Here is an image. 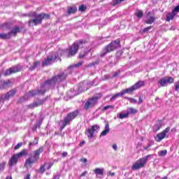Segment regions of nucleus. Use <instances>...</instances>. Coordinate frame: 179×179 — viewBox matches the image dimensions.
<instances>
[{"label":"nucleus","instance_id":"nucleus-15","mask_svg":"<svg viewBox=\"0 0 179 179\" xmlns=\"http://www.w3.org/2000/svg\"><path fill=\"white\" fill-rule=\"evenodd\" d=\"M156 20V17L155 16L152 15L151 12H148L147 13V20H145L146 24H152Z\"/></svg>","mask_w":179,"mask_h":179},{"label":"nucleus","instance_id":"nucleus-30","mask_svg":"<svg viewBox=\"0 0 179 179\" xmlns=\"http://www.w3.org/2000/svg\"><path fill=\"white\" fill-rule=\"evenodd\" d=\"M77 11L78 8L76 7H69L67 10V13H69V15H71V13H76Z\"/></svg>","mask_w":179,"mask_h":179},{"label":"nucleus","instance_id":"nucleus-14","mask_svg":"<svg viewBox=\"0 0 179 179\" xmlns=\"http://www.w3.org/2000/svg\"><path fill=\"white\" fill-rule=\"evenodd\" d=\"M17 92V90H16V89H13L7 92L6 94H2L3 98H4V100H8L9 99H10V97H13V96L16 94Z\"/></svg>","mask_w":179,"mask_h":179},{"label":"nucleus","instance_id":"nucleus-39","mask_svg":"<svg viewBox=\"0 0 179 179\" xmlns=\"http://www.w3.org/2000/svg\"><path fill=\"white\" fill-rule=\"evenodd\" d=\"M108 108L114 109L115 106L113 105L106 106L103 107V108L102 109V111H106V110H108Z\"/></svg>","mask_w":179,"mask_h":179},{"label":"nucleus","instance_id":"nucleus-58","mask_svg":"<svg viewBox=\"0 0 179 179\" xmlns=\"http://www.w3.org/2000/svg\"><path fill=\"white\" fill-rule=\"evenodd\" d=\"M85 143H86V142L85 141H83L82 142L80 143L79 146L82 147L83 146V145H85Z\"/></svg>","mask_w":179,"mask_h":179},{"label":"nucleus","instance_id":"nucleus-2","mask_svg":"<svg viewBox=\"0 0 179 179\" xmlns=\"http://www.w3.org/2000/svg\"><path fill=\"white\" fill-rule=\"evenodd\" d=\"M29 17H31L28 21V24L29 27L37 26L43 23L44 19H50V14L45 13H37L36 12L29 13Z\"/></svg>","mask_w":179,"mask_h":179},{"label":"nucleus","instance_id":"nucleus-38","mask_svg":"<svg viewBox=\"0 0 179 179\" xmlns=\"http://www.w3.org/2000/svg\"><path fill=\"white\" fill-rule=\"evenodd\" d=\"M87 8L84 6V5H80L78 8V10H80V12H85V10L87 9Z\"/></svg>","mask_w":179,"mask_h":179},{"label":"nucleus","instance_id":"nucleus-59","mask_svg":"<svg viewBox=\"0 0 179 179\" xmlns=\"http://www.w3.org/2000/svg\"><path fill=\"white\" fill-rule=\"evenodd\" d=\"M53 164H54L50 163V164H49V166L47 167V169H48V170H50V169L51 167H52Z\"/></svg>","mask_w":179,"mask_h":179},{"label":"nucleus","instance_id":"nucleus-45","mask_svg":"<svg viewBox=\"0 0 179 179\" xmlns=\"http://www.w3.org/2000/svg\"><path fill=\"white\" fill-rule=\"evenodd\" d=\"M5 162L0 164V173H2L3 170L5 169Z\"/></svg>","mask_w":179,"mask_h":179},{"label":"nucleus","instance_id":"nucleus-64","mask_svg":"<svg viewBox=\"0 0 179 179\" xmlns=\"http://www.w3.org/2000/svg\"><path fill=\"white\" fill-rule=\"evenodd\" d=\"M167 176H164V178H162V179H167Z\"/></svg>","mask_w":179,"mask_h":179},{"label":"nucleus","instance_id":"nucleus-37","mask_svg":"<svg viewBox=\"0 0 179 179\" xmlns=\"http://www.w3.org/2000/svg\"><path fill=\"white\" fill-rule=\"evenodd\" d=\"M120 96H123L122 92H120V93H117V94H115V95H113L110 99V101L115 100V99H117V97H118Z\"/></svg>","mask_w":179,"mask_h":179},{"label":"nucleus","instance_id":"nucleus-29","mask_svg":"<svg viewBox=\"0 0 179 179\" xmlns=\"http://www.w3.org/2000/svg\"><path fill=\"white\" fill-rule=\"evenodd\" d=\"M135 16H136L138 19H142L143 17V11L142 10H136L134 13Z\"/></svg>","mask_w":179,"mask_h":179},{"label":"nucleus","instance_id":"nucleus-18","mask_svg":"<svg viewBox=\"0 0 179 179\" xmlns=\"http://www.w3.org/2000/svg\"><path fill=\"white\" fill-rule=\"evenodd\" d=\"M41 124H43V119H40L39 120L36 121V124H34L32 127V131L34 132L37 130V128H40Z\"/></svg>","mask_w":179,"mask_h":179},{"label":"nucleus","instance_id":"nucleus-63","mask_svg":"<svg viewBox=\"0 0 179 179\" xmlns=\"http://www.w3.org/2000/svg\"><path fill=\"white\" fill-rule=\"evenodd\" d=\"M24 179H30V174H27V177Z\"/></svg>","mask_w":179,"mask_h":179},{"label":"nucleus","instance_id":"nucleus-10","mask_svg":"<svg viewBox=\"0 0 179 179\" xmlns=\"http://www.w3.org/2000/svg\"><path fill=\"white\" fill-rule=\"evenodd\" d=\"M150 155H147L143 158H141L137 160L131 166V170L136 171V170H139V169H142L146 164V162L149 159Z\"/></svg>","mask_w":179,"mask_h":179},{"label":"nucleus","instance_id":"nucleus-5","mask_svg":"<svg viewBox=\"0 0 179 179\" xmlns=\"http://www.w3.org/2000/svg\"><path fill=\"white\" fill-rule=\"evenodd\" d=\"M62 51V50H59L57 52L50 53L47 58L42 62V66H48L50 65H52V64L55 62L56 59H59V58L62 57V54H61Z\"/></svg>","mask_w":179,"mask_h":179},{"label":"nucleus","instance_id":"nucleus-17","mask_svg":"<svg viewBox=\"0 0 179 179\" xmlns=\"http://www.w3.org/2000/svg\"><path fill=\"white\" fill-rule=\"evenodd\" d=\"M166 134L162 131V132L157 134L155 139H156L157 142H160V141H163V139H164V138H166Z\"/></svg>","mask_w":179,"mask_h":179},{"label":"nucleus","instance_id":"nucleus-42","mask_svg":"<svg viewBox=\"0 0 179 179\" xmlns=\"http://www.w3.org/2000/svg\"><path fill=\"white\" fill-rule=\"evenodd\" d=\"M173 13H175V15H177L179 12V4L175 7V8L172 10Z\"/></svg>","mask_w":179,"mask_h":179},{"label":"nucleus","instance_id":"nucleus-47","mask_svg":"<svg viewBox=\"0 0 179 179\" xmlns=\"http://www.w3.org/2000/svg\"><path fill=\"white\" fill-rule=\"evenodd\" d=\"M150 29H152V26L144 28L143 30V33H148V31H149Z\"/></svg>","mask_w":179,"mask_h":179},{"label":"nucleus","instance_id":"nucleus-26","mask_svg":"<svg viewBox=\"0 0 179 179\" xmlns=\"http://www.w3.org/2000/svg\"><path fill=\"white\" fill-rule=\"evenodd\" d=\"M165 80L166 82V86L168 85H171V83H174V78H173L171 76H166Z\"/></svg>","mask_w":179,"mask_h":179},{"label":"nucleus","instance_id":"nucleus-49","mask_svg":"<svg viewBox=\"0 0 179 179\" xmlns=\"http://www.w3.org/2000/svg\"><path fill=\"white\" fill-rule=\"evenodd\" d=\"M170 131V127H167L165 130H164L162 132L165 134V135H167L168 132Z\"/></svg>","mask_w":179,"mask_h":179},{"label":"nucleus","instance_id":"nucleus-48","mask_svg":"<svg viewBox=\"0 0 179 179\" xmlns=\"http://www.w3.org/2000/svg\"><path fill=\"white\" fill-rule=\"evenodd\" d=\"M83 65V62H80L74 65L76 68H79V66H82Z\"/></svg>","mask_w":179,"mask_h":179},{"label":"nucleus","instance_id":"nucleus-55","mask_svg":"<svg viewBox=\"0 0 179 179\" xmlns=\"http://www.w3.org/2000/svg\"><path fill=\"white\" fill-rule=\"evenodd\" d=\"M85 57H86V53H84V54L80 53L79 58H85Z\"/></svg>","mask_w":179,"mask_h":179},{"label":"nucleus","instance_id":"nucleus-24","mask_svg":"<svg viewBox=\"0 0 179 179\" xmlns=\"http://www.w3.org/2000/svg\"><path fill=\"white\" fill-rule=\"evenodd\" d=\"M135 88L134 87V85H132L131 87H130L129 88H127L124 90L122 91V94L124 96V94H127V93H132V92H135Z\"/></svg>","mask_w":179,"mask_h":179},{"label":"nucleus","instance_id":"nucleus-34","mask_svg":"<svg viewBox=\"0 0 179 179\" xmlns=\"http://www.w3.org/2000/svg\"><path fill=\"white\" fill-rule=\"evenodd\" d=\"M129 115H128V113H120L119 118L120 120H124V118H128Z\"/></svg>","mask_w":179,"mask_h":179},{"label":"nucleus","instance_id":"nucleus-8","mask_svg":"<svg viewBox=\"0 0 179 179\" xmlns=\"http://www.w3.org/2000/svg\"><path fill=\"white\" fill-rule=\"evenodd\" d=\"M79 114L78 110H75L73 112L69 113L66 117H64V120L62 122V125L60 127V129H64L66 125H69L76 117H78V115Z\"/></svg>","mask_w":179,"mask_h":179},{"label":"nucleus","instance_id":"nucleus-35","mask_svg":"<svg viewBox=\"0 0 179 179\" xmlns=\"http://www.w3.org/2000/svg\"><path fill=\"white\" fill-rule=\"evenodd\" d=\"M125 0H113L112 5L113 6H115V5H119L121 2H124Z\"/></svg>","mask_w":179,"mask_h":179},{"label":"nucleus","instance_id":"nucleus-22","mask_svg":"<svg viewBox=\"0 0 179 179\" xmlns=\"http://www.w3.org/2000/svg\"><path fill=\"white\" fill-rule=\"evenodd\" d=\"M94 173L96 176H103L104 174V168H96L94 169Z\"/></svg>","mask_w":179,"mask_h":179},{"label":"nucleus","instance_id":"nucleus-23","mask_svg":"<svg viewBox=\"0 0 179 179\" xmlns=\"http://www.w3.org/2000/svg\"><path fill=\"white\" fill-rule=\"evenodd\" d=\"M158 85H159V86L161 87H166V86H167V83L166 81V77H164V78H161L158 81Z\"/></svg>","mask_w":179,"mask_h":179},{"label":"nucleus","instance_id":"nucleus-40","mask_svg":"<svg viewBox=\"0 0 179 179\" xmlns=\"http://www.w3.org/2000/svg\"><path fill=\"white\" fill-rule=\"evenodd\" d=\"M44 171H45V164L41 166V168L38 171V173H41V174H43V173H44Z\"/></svg>","mask_w":179,"mask_h":179},{"label":"nucleus","instance_id":"nucleus-33","mask_svg":"<svg viewBox=\"0 0 179 179\" xmlns=\"http://www.w3.org/2000/svg\"><path fill=\"white\" fill-rule=\"evenodd\" d=\"M38 137H36L33 142L29 143V146H34V145H38Z\"/></svg>","mask_w":179,"mask_h":179},{"label":"nucleus","instance_id":"nucleus-7","mask_svg":"<svg viewBox=\"0 0 179 179\" xmlns=\"http://www.w3.org/2000/svg\"><path fill=\"white\" fill-rule=\"evenodd\" d=\"M43 152H44V146H41L38 150L34 151V156L26 159L24 167H27L28 166H30V164L37 163L38 159H40V155H41Z\"/></svg>","mask_w":179,"mask_h":179},{"label":"nucleus","instance_id":"nucleus-31","mask_svg":"<svg viewBox=\"0 0 179 179\" xmlns=\"http://www.w3.org/2000/svg\"><path fill=\"white\" fill-rule=\"evenodd\" d=\"M40 62H35L34 64L29 67V71H34V69L40 65Z\"/></svg>","mask_w":179,"mask_h":179},{"label":"nucleus","instance_id":"nucleus-60","mask_svg":"<svg viewBox=\"0 0 179 179\" xmlns=\"http://www.w3.org/2000/svg\"><path fill=\"white\" fill-rule=\"evenodd\" d=\"M52 179H59V175H55Z\"/></svg>","mask_w":179,"mask_h":179},{"label":"nucleus","instance_id":"nucleus-16","mask_svg":"<svg viewBox=\"0 0 179 179\" xmlns=\"http://www.w3.org/2000/svg\"><path fill=\"white\" fill-rule=\"evenodd\" d=\"M17 33H20V28L19 27L13 28L10 32L7 33L6 34L9 35L8 40L12 37V36H16Z\"/></svg>","mask_w":179,"mask_h":179},{"label":"nucleus","instance_id":"nucleus-20","mask_svg":"<svg viewBox=\"0 0 179 179\" xmlns=\"http://www.w3.org/2000/svg\"><path fill=\"white\" fill-rule=\"evenodd\" d=\"M142 86H145V82L140 80L137 82L136 84L133 85V87H134V90H137V89H141Z\"/></svg>","mask_w":179,"mask_h":179},{"label":"nucleus","instance_id":"nucleus-13","mask_svg":"<svg viewBox=\"0 0 179 179\" xmlns=\"http://www.w3.org/2000/svg\"><path fill=\"white\" fill-rule=\"evenodd\" d=\"M46 100L47 98H45L43 99H38L37 101H34V103L29 105V108H35V107L42 106V104H44V103H45Z\"/></svg>","mask_w":179,"mask_h":179},{"label":"nucleus","instance_id":"nucleus-46","mask_svg":"<svg viewBox=\"0 0 179 179\" xmlns=\"http://www.w3.org/2000/svg\"><path fill=\"white\" fill-rule=\"evenodd\" d=\"M23 145V143H19L15 146V150H17V149H20V148H22V145Z\"/></svg>","mask_w":179,"mask_h":179},{"label":"nucleus","instance_id":"nucleus-1","mask_svg":"<svg viewBox=\"0 0 179 179\" xmlns=\"http://www.w3.org/2000/svg\"><path fill=\"white\" fill-rule=\"evenodd\" d=\"M68 74L65 72H60L59 74L53 76L50 79H48L44 82L43 84L41 85L40 89L38 90H32L29 91L26 95L24 96V99H27V97H34V96H37V94H44L46 93L47 90H50V89H55V86H57V83H61V82H64Z\"/></svg>","mask_w":179,"mask_h":179},{"label":"nucleus","instance_id":"nucleus-4","mask_svg":"<svg viewBox=\"0 0 179 179\" xmlns=\"http://www.w3.org/2000/svg\"><path fill=\"white\" fill-rule=\"evenodd\" d=\"M103 97L101 93H97L92 97L89 98L84 105V110L88 111L90 108H94L99 104V100Z\"/></svg>","mask_w":179,"mask_h":179},{"label":"nucleus","instance_id":"nucleus-36","mask_svg":"<svg viewBox=\"0 0 179 179\" xmlns=\"http://www.w3.org/2000/svg\"><path fill=\"white\" fill-rule=\"evenodd\" d=\"M8 37H9V34H0V38H1V40H8Z\"/></svg>","mask_w":179,"mask_h":179},{"label":"nucleus","instance_id":"nucleus-12","mask_svg":"<svg viewBox=\"0 0 179 179\" xmlns=\"http://www.w3.org/2000/svg\"><path fill=\"white\" fill-rule=\"evenodd\" d=\"M22 69V66H20V64H17L7 69L4 73V75L5 76H9V75H12V73H16L17 72H20Z\"/></svg>","mask_w":179,"mask_h":179},{"label":"nucleus","instance_id":"nucleus-57","mask_svg":"<svg viewBox=\"0 0 179 179\" xmlns=\"http://www.w3.org/2000/svg\"><path fill=\"white\" fill-rule=\"evenodd\" d=\"M86 174H87V171H84L83 173H81L80 177H85V176H86Z\"/></svg>","mask_w":179,"mask_h":179},{"label":"nucleus","instance_id":"nucleus-51","mask_svg":"<svg viewBox=\"0 0 179 179\" xmlns=\"http://www.w3.org/2000/svg\"><path fill=\"white\" fill-rule=\"evenodd\" d=\"M108 176H110V177H114V176H115V173L109 171L108 173Z\"/></svg>","mask_w":179,"mask_h":179},{"label":"nucleus","instance_id":"nucleus-28","mask_svg":"<svg viewBox=\"0 0 179 179\" xmlns=\"http://www.w3.org/2000/svg\"><path fill=\"white\" fill-rule=\"evenodd\" d=\"M100 64V59H96L92 63H90L87 65V68H92V66H96V65H99Z\"/></svg>","mask_w":179,"mask_h":179},{"label":"nucleus","instance_id":"nucleus-21","mask_svg":"<svg viewBox=\"0 0 179 179\" xmlns=\"http://www.w3.org/2000/svg\"><path fill=\"white\" fill-rule=\"evenodd\" d=\"M8 85L9 81H5L0 77V89H5L6 87H8Z\"/></svg>","mask_w":179,"mask_h":179},{"label":"nucleus","instance_id":"nucleus-52","mask_svg":"<svg viewBox=\"0 0 179 179\" xmlns=\"http://www.w3.org/2000/svg\"><path fill=\"white\" fill-rule=\"evenodd\" d=\"M5 101V99L3 98V95L0 96V104L1 103H3Z\"/></svg>","mask_w":179,"mask_h":179},{"label":"nucleus","instance_id":"nucleus-27","mask_svg":"<svg viewBox=\"0 0 179 179\" xmlns=\"http://www.w3.org/2000/svg\"><path fill=\"white\" fill-rule=\"evenodd\" d=\"M176 15V13H174L173 11L171 13H169L166 15V22H170L171 20H173L174 19V16Z\"/></svg>","mask_w":179,"mask_h":179},{"label":"nucleus","instance_id":"nucleus-53","mask_svg":"<svg viewBox=\"0 0 179 179\" xmlns=\"http://www.w3.org/2000/svg\"><path fill=\"white\" fill-rule=\"evenodd\" d=\"M80 162H82V163H87V159H86V158H81L80 159Z\"/></svg>","mask_w":179,"mask_h":179},{"label":"nucleus","instance_id":"nucleus-19","mask_svg":"<svg viewBox=\"0 0 179 179\" xmlns=\"http://www.w3.org/2000/svg\"><path fill=\"white\" fill-rule=\"evenodd\" d=\"M110 132V124L107 122L105 125V129L101 133V136H106Z\"/></svg>","mask_w":179,"mask_h":179},{"label":"nucleus","instance_id":"nucleus-43","mask_svg":"<svg viewBox=\"0 0 179 179\" xmlns=\"http://www.w3.org/2000/svg\"><path fill=\"white\" fill-rule=\"evenodd\" d=\"M127 100H129L130 103H132L133 104L138 103V101H136V99H132V98H129V97H127Z\"/></svg>","mask_w":179,"mask_h":179},{"label":"nucleus","instance_id":"nucleus-32","mask_svg":"<svg viewBox=\"0 0 179 179\" xmlns=\"http://www.w3.org/2000/svg\"><path fill=\"white\" fill-rule=\"evenodd\" d=\"M136 113H138V111L136 110V109L134 108H129V110H127V113L129 115V114H136Z\"/></svg>","mask_w":179,"mask_h":179},{"label":"nucleus","instance_id":"nucleus-3","mask_svg":"<svg viewBox=\"0 0 179 179\" xmlns=\"http://www.w3.org/2000/svg\"><path fill=\"white\" fill-rule=\"evenodd\" d=\"M85 44H86V41L80 40L74 42L67 50V58H71V57H74L78 54V50L79 48H83Z\"/></svg>","mask_w":179,"mask_h":179},{"label":"nucleus","instance_id":"nucleus-61","mask_svg":"<svg viewBox=\"0 0 179 179\" xmlns=\"http://www.w3.org/2000/svg\"><path fill=\"white\" fill-rule=\"evenodd\" d=\"M143 101L142 100V98L141 96H139L138 98V104H141V103H142Z\"/></svg>","mask_w":179,"mask_h":179},{"label":"nucleus","instance_id":"nucleus-56","mask_svg":"<svg viewBox=\"0 0 179 179\" xmlns=\"http://www.w3.org/2000/svg\"><path fill=\"white\" fill-rule=\"evenodd\" d=\"M113 149H114L115 151L118 150V147L117 146L116 144H114V145H113Z\"/></svg>","mask_w":179,"mask_h":179},{"label":"nucleus","instance_id":"nucleus-54","mask_svg":"<svg viewBox=\"0 0 179 179\" xmlns=\"http://www.w3.org/2000/svg\"><path fill=\"white\" fill-rule=\"evenodd\" d=\"M68 156V152H64L62 154V157H66Z\"/></svg>","mask_w":179,"mask_h":179},{"label":"nucleus","instance_id":"nucleus-25","mask_svg":"<svg viewBox=\"0 0 179 179\" xmlns=\"http://www.w3.org/2000/svg\"><path fill=\"white\" fill-rule=\"evenodd\" d=\"M162 128V122L159 121L157 122L153 127V131L157 132Z\"/></svg>","mask_w":179,"mask_h":179},{"label":"nucleus","instance_id":"nucleus-6","mask_svg":"<svg viewBox=\"0 0 179 179\" xmlns=\"http://www.w3.org/2000/svg\"><path fill=\"white\" fill-rule=\"evenodd\" d=\"M120 47H121V45L120 44V39L112 41L101 50L100 53L101 58L106 57L108 52H111V51H114V50H117V48H120Z\"/></svg>","mask_w":179,"mask_h":179},{"label":"nucleus","instance_id":"nucleus-41","mask_svg":"<svg viewBox=\"0 0 179 179\" xmlns=\"http://www.w3.org/2000/svg\"><path fill=\"white\" fill-rule=\"evenodd\" d=\"M174 86H175V92H178V90H179V80H178L177 82H176L174 83Z\"/></svg>","mask_w":179,"mask_h":179},{"label":"nucleus","instance_id":"nucleus-62","mask_svg":"<svg viewBox=\"0 0 179 179\" xmlns=\"http://www.w3.org/2000/svg\"><path fill=\"white\" fill-rule=\"evenodd\" d=\"M120 75V73H115L114 74H113V78H117V76H118Z\"/></svg>","mask_w":179,"mask_h":179},{"label":"nucleus","instance_id":"nucleus-9","mask_svg":"<svg viewBox=\"0 0 179 179\" xmlns=\"http://www.w3.org/2000/svg\"><path fill=\"white\" fill-rule=\"evenodd\" d=\"M28 151L27 150H22L21 152L13 155L11 158L9 159L8 164L10 167L13 166H16L17 164V162L20 157H23V156H27Z\"/></svg>","mask_w":179,"mask_h":179},{"label":"nucleus","instance_id":"nucleus-11","mask_svg":"<svg viewBox=\"0 0 179 179\" xmlns=\"http://www.w3.org/2000/svg\"><path fill=\"white\" fill-rule=\"evenodd\" d=\"M100 131V126L97 124L92 125L90 129H88L85 134L87 136L89 139H92V138L94 137V134H97Z\"/></svg>","mask_w":179,"mask_h":179},{"label":"nucleus","instance_id":"nucleus-44","mask_svg":"<svg viewBox=\"0 0 179 179\" xmlns=\"http://www.w3.org/2000/svg\"><path fill=\"white\" fill-rule=\"evenodd\" d=\"M166 155H167V150H163L160 152L159 153V156H166Z\"/></svg>","mask_w":179,"mask_h":179},{"label":"nucleus","instance_id":"nucleus-50","mask_svg":"<svg viewBox=\"0 0 179 179\" xmlns=\"http://www.w3.org/2000/svg\"><path fill=\"white\" fill-rule=\"evenodd\" d=\"M152 145H153V142L149 143L147 146L145 147L144 149H145V150H148V149H149V148H150V146H152Z\"/></svg>","mask_w":179,"mask_h":179}]
</instances>
